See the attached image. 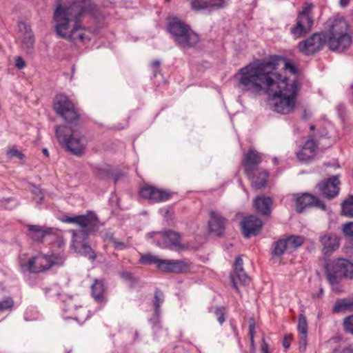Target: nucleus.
I'll return each instance as SVG.
<instances>
[{
	"instance_id": "nucleus-1",
	"label": "nucleus",
	"mask_w": 353,
	"mask_h": 353,
	"mask_svg": "<svg viewBox=\"0 0 353 353\" xmlns=\"http://www.w3.org/2000/svg\"><path fill=\"white\" fill-rule=\"evenodd\" d=\"M282 58L272 56L257 60L239 70V87L254 94H267L274 97L272 108L281 114L292 113L296 103L298 83L274 72Z\"/></svg>"
},
{
	"instance_id": "nucleus-2",
	"label": "nucleus",
	"mask_w": 353,
	"mask_h": 353,
	"mask_svg": "<svg viewBox=\"0 0 353 353\" xmlns=\"http://www.w3.org/2000/svg\"><path fill=\"white\" fill-rule=\"evenodd\" d=\"M68 223L73 224L76 228L70 229L72 234L70 248L74 252L79 253L94 261L97 256L87 241L90 234L97 231L100 222L97 215L88 212L86 214L68 216Z\"/></svg>"
},
{
	"instance_id": "nucleus-3",
	"label": "nucleus",
	"mask_w": 353,
	"mask_h": 353,
	"mask_svg": "<svg viewBox=\"0 0 353 353\" xmlns=\"http://www.w3.org/2000/svg\"><path fill=\"white\" fill-rule=\"evenodd\" d=\"M327 46L331 51L343 52L352 43L349 25L343 17L330 19L325 23Z\"/></svg>"
},
{
	"instance_id": "nucleus-4",
	"label": "nucleus",
	"mask_w": 353,
	"mask_h": 353,
	"mask_svg": "<svg viewBox=\"0 0 353 353\" xmlns=\"http://www.w3.org/2000/svg\"><path fill=\"white\" fill-rule=\"evenodd\" d=\"M71 1L70 6H68V26L72 21L74 23L68 37L75 43L85 42L90 39L85 33L87 30L79 25L77 21L81 17L92 14L96 6L92 0H71Z\"/></svg>"
},
{
	"instance_id": "nucleus-5",
	"label": "nucleus",
	"mask_w": 353,
	"mask_h": 353,
	"mask_svg": "<svg viewBox=\"0 0 353 353\" xmlns=\"http://www.w3.org/2000/svg\"><path fill=\"white\" fill-rule=\"evenodd\" d=\"M261 161V154L254 148L249 149L242 161L244 172L251 181L252 187L256 190L263 188L269 177V173L266 170L258 168Z\"/></svg>"
},
{
	"instance_id": "nucleus-6",
	"label": "nucleus",
	"mask_w": 353,
	"mask_h": 353,
	"mask_svg": "<svg viewBox=\"0 0 353 353\" xmlns=\"http://www.w3.org/2000/svg\"><path fill=\"white\" fill-rule=\"evenodd\" d=\"M325 275L332 290L339 293V283L344 279H353V263L347 259L338 258L330 260L324 264Z\"/></svg>"
},
{
	"instance_id": "nucleus-7",
	"label": "nucleus",
	"mask_w": 353,
	"mask_h": 353,
	"mask_svg": "<svg viewBox=\"0 0 353 353\" xmlns=\"http://www.w3.org/2000/svg\"><path fill=\"white\" fill-rule=\"evenodd\" d=\"M167 28L174 41L181 48H192L199 41V35L193 32L188 25L177 18L171 19Z\"/></svg>"
},
{
	"instance_id": "nucleus-8",
	"label": "nucleus",
	"mask_w": 353,
	"mask_h": 353,
	"mask_svg": "<svg viewBox=\"0 0 353 353\" xmlns=\"http://www.w3.org/2000/svg\"><path fill=\"white\" fill-rule=\"evenodd\" d=\"M313 8L312 3L305 2L302 10L298 12L294 24L290 28V33L294 39H299L312 30L314 25Z\"/></svg>"
},
{
	"instance_id": "nucleus-9",
	"label": "nucleus",
	"mask_w": 353,
	"mask_h": 353,
	"mask_svg": "<svg viewBox=\"0 0 353 353\" xmlns=\"http://www.w3.org/2000/svg\"><path fill=\"white\" fill-rule=\"evenodd\" d=\"M28 235L34 241L41 242L43 239H46L59 248L64 245L63 237L59 235L57 230L38 225H28Z\"/></svg>"
},
{
	"instance_id": "nucleus-10",
	"label": "nucleus",
	"mask_w": 353,
	"mask_h": 353,
	"mask_svg": "<svg viewBox=\"0 0 353 353\" xmlns=\"http://www.w3.org/2000/svg\"><path fill=\"white\" fill-rule=\"evenodd\" d=\"M326 43V34L321 31L315 32L307 39L300 41L297 45V49L303 55L312 56L323 50Z\"/></svg>"
},
{
	"instance_id": "nucleus-11",
	"label": "nucleus",
	"mask_w": 353,
	"mask_h": 353,
	"mask_svg": "<svg viewBox=\"0 0 353 353\" xmlns=\"http://www.w3.org/2000/svg\"><path fill=\"white\" fill-rule=\"evenodd\" d=\"M296 211L301 213L307 207H316L322 210H325L326 206L324 203L316 196L309 194L303 193L301 195L296 194L293 195Z\"/></svg>"
},
{
	"instance_id": "nucleus-12",
	"label": "nucleus",
	"mask_w": 353,
	"mask_h": 353,
	"mask_svg": "<svg viewBox=\"0 0 353 353\" xmlns=\"http://www.w3.org/2000/svg\"><path fill=\"white\" fill-rule=\"evenodd\" d=\"M140 196L150 203L164 202L172 197V193L152 185H145L140 189Z\"/></svg>"
},
{
	"instance_id": "nucleus-13",
	"label": "nucleus",
	"mask_w": 353,
	"mask_h": 353,
	"mask_svg": "<svg viewBox=\"0 0 353 353\" xmlns=\"http://www.w3.org/2000/svg\"><path fill=\"white\" fill-rule=\"evenodd\" d=\"M159 234L162 239V241L157 242V244L161 248L179 251L187 248L181 243L179 232L173 230H166Z\"/></svg>"
},
{
	"instance_id": "nucleus-14",
	"label": "nucleus",
	"mask_w": 353,
	"mask_h": 353,
	"mask_svg": "<svg viewBox=\"0 0 353 353\" xmlns=\"http://www.w3.org/2000/svg\"><path fill=\"white\" fill-rule=\"evenodd\" d=\"M71 131L70 134H68V150L75 156H81L86 148V139L79 133V129H72Z\"/></svg>"
},
{
	"instance_id": "nucleus-15",
	"label": "nucleus",
	"mask_w": 353,
	"mask_h": 353,
	"mask_svg": "<svg viewBox=\"0 0 353 353\" xmlns=\"http://www.w3.org/2000/svg\"><path fill=\"white\" fill-rule=\"evenodd\" d=\"M54 264L50 256L39 254L32 257L28 264V270L30 273H40L50 269Z\"/></svg>"
},
{
	"instance_id": "nucleus-16",
	"label": "nucleus",
	"mask_w": 353,
	"mask_h": 353,
	"mask_svg": "<svg viewBox=\"0 0 353 353\" xmlns=\"http://www.w3.org/2000/svg\"><path fill=\"white\" fill-rule=\"evenodd\" d=\"M339 177L333 176L318 183L317 188L324 197L332 199L339 195Z\"/></svg>"
},
{
	"instance_id": "nucleus-17",
	"label": "nucleus",
	"mask_w": 353,
	"mask_h": 353,
	"mask_svg": "<svg viewBox=\"0 0 353 353\" xmlns=\"http://www.w3.org/2000/svg\"><path fill=\"white\" fill-rule=\"evenodd\" d=\"M240 225L244 237L249 238L257 235L261 232L263 222L255 216H250L243 219Z\"/></svg>"
},
{
	"instance_id": "nucleus-18",
	"label": "nucleus",
	"mask_w": 353,
	"mask_h": 353,
	"mask_svg": "<svg viewBox=\"0 0 353 353\" xmlns=\"http://www.w3.org/2000/svg\"><path fill=\"white\" fill-rule=\"evenodd\" d=\"M319 241L322 245V253L330 255L339 247V239L333 233H322L319 236Z\"/></svg>"
},
{
	"instance_id": "nucleus-19",
	"label": "nucleus",
	"mask_w": 353,
	"mask_h": 353,
	"mask_svg": "<svg viewBox=\"0 0 353 353\" xmlns=\"http://www.w3.org/2000/svg\"><path fill=\"white\" fill-rule=\"evenodd\" d=\"M188 265L182 260H163L158 264V269L166 272L179 273L186 270Z\"/></svg>"
},
{
	"instance_id": "nucleus-20",
	"label": "nucleus",
	"mask_w": 353,
	"mask_h": 353,
	"mask_svg": "<svg viewBox=\"0 0 353 353\" xmlns=\"http://www.w3.org/2000/svg\"><path fill=\"white\" fill-rule=\"evenodd\" d=\"M225 0H191L190 6L194 10H218L225 6Z\"/></svg>"
},
{
	"instance_id": "nucleus-21",
	"label": "nucleus",
	"mask_w": 353,
	"mask_h": 353,
	"mask_svg": "<svg viewBox=\"0 0 353 353\" xmlns=\"http://www.w3.org/2000/svg\"><path fill=\"white\" fill-rule=\"evenodd\" d=\"M81 121V110L68 99V128H70L72 130L74 127L78 130Z\"/></svg>"
},
{
	"instance_id": "nucleus-22",
	"label": "nucleus",
	"mask_w": 353,
	"mask_h": 353,
	"mask_svg": "<svg viewBox=\"0 0 353 353\" xmlns=\"http://www.w3.org/2000/svg\"><path fill=\"white\" fill-rule=\"evenodd\" d=\"M208 225L211 232L217 236H221L225 230V219L219 214L211 211Z\"/></svg>"
},
{
	"instance_id": "nucleus-23",
	"label": "nucleus",
	"mask_w": 353,
	"mask_h": 353,
	"mask_svg": "<svg viewBox=\"0 0 353 353\" xmlns=\"http://www.w3.org/2000/svg\"><path fill=\"white\" fill-rule=\"evenodd\" d=\"M317 145L312 139L307 140L301 147V150L296 152L297 158L301 161H306L313 158L316 154Z\"/></svg>"
},
{
	"instance_id": "nucleus-24",
	"label": "nucleus",
	"mask_w": 353,
	"mask_h": 353,
	"mask_svg": "<svg viewBox=\"0 0 353 353\" xmlns=\"http://www.w3.org/2000/svg\"><path fill=\"white\" fill-rule=\"evenodd\" d=\"M91 294L94 301L99 303H105L107 301L105 296V287L101 280H94L91 285Z\"/></svg>"
},
{
	"instance_id": "nucleus-25",
	"label": "nucleus",
	"mask_w": 353,
	"mask_h": 353,
	"mask_svg": "<svg viewBox=\"0 0 353 353\" xmlns=\"http://www.w3.org/2000/svg\"><path fill=\"white\" fill-rule=\"evenodd\" d=\"M272 204V201L270 197L259 196L254 201V207L256 210L264 215H268L270 213V206Z\"/></svg>"
},
{
	"instance_id": "nucleus-26",
	"label": "nucleus",
	"mask_w": 353,
	"mask_h": 353,
	"mask_svg": "<svg viewBox=\"0 0 353 353\" xmlns=\"http://www.w3.org/2000/svg\"><path fill=\"white\" fill-rule=\"evenodd\" d=\"M53 108L57 114L66 119V96L57 94L54 99Z\"/></svg>"
},
{
	"instance_id": "nucleus-27",
	"label": "nucleus",
	"mask_w": 353,
	"mask_h": 353,
	"mask_svg": "<svg viewBox=\"0 0 353 353\" xmlns=\"http://www.w3.org/2000/svg\"><path fill=\"white\" fill-rule=\"evenodd\" d=\"M52 20L56 23L66 22V7L61 5L60 0L56 3Z\"/></svg>"
},
{
	"instance_id": "nucleus-28",
	"label": "nucleus",
	"mask_w": 353,
	"mask_h": 353,
	"mask_svg": "<svg viewBox=\"0 0 353 353\" xmlns=\"http://www.w3.org/2000/svg\"><path fill=\"white\" fill-rule=\"evenodd\" d=\"M230 279L232 283V287L238 292L239 289L237 287L236 280H239L240 283L245 285L250 282V278L245 272L244 270L241 271L234 272L230 274Z\"/></svg>"
},
{
	"instance_id": "nucleus-29",
	"label": "nucleus",
	"mask_w": 353,
	"mask_h": 353,
	"mask_svg": "<svg viewBox=\"0 0 353 353\" xmlns=\"http://www.w3.org/2000/svg\"><path fill=\"white\" fill-rule=\"evenodd\" d=\"M34 35L22 36L21 48L28 54L34 53Z\"/></svg>"
},
{
	"instance_id": "nucleus-30",
	"label": "nucleus",
	"mask_w": 353,
	"mask_h": 353,
	"mask_svg": "<svg viewBox=\"0 0 353 353\" xmlns=\"http://www.w3.org/2000/svg\"><path fill=\"white\" fill-rule=\"evenodd\" d=\"M341 214L353 218V195L349 196L341 203Z\"/></svg>"
},
{
	"instance_id": "nucleus-31",
	"label": "nucleus",
	"mask_w": 353,
	"mask_h": 353,
	"mask_svg": "<svg viewBox=\"0 0 353 353\" xmlns=\"http://www.w3.org/2000/svg\"><path fill=\"white\" fill-rule=\"evenodd\" d=\"M288 251L292 252L304 243V238L301 236H289L285 239Z\"/></svg>"
},
{
	"instance_id": "nucleus-32",
	"label": "nucleus",
	"mask_w": 353,
	"mask_h": 353,
	"mask_svg": "<svg viewBox=\"0 0 353 353\" xmlns=\"http://www.w3.org/2000/svg\"><path fill=\"white\" fill-rule=\"evenodd\" d=\"M77 310L76 313L74 314V316H70V319H73L78 321L79 323L82 324L84 323L90 316L89 311L86 307L79 306L76 308ZM69 319V317H68Z\"/></svg>"
},
{
	"instance_id": "nucleus-33",
	"label": "nucleus",
	"mask_w": 353,
	"mask_h": 353,
	"mask_svg": "<svg viewBox=\"0 0 353 353\" xmlns=\"http://www.w3.org/2000/svg\"><path fill=\"white\" fill-rule=\"evenodd\" d=\"M55 134L60 145L66 150V127L64 125H57Z\"/></svg>"
},
{
	"instance_id": "nucleus-34",
	"label": "nucleus",
	"mask_w": 353,
	"mask_h": 353,
	"mask_svg": "<svg viewBox=\"0 0 353 353\" xmlns=\"http://www.w3.org/2000/svg\"><path fill=\"white\" fill-rule=\"evenodd\" d=\"M345 310H353V301L350 302L346 299L337 301L332 311L334 313H339Z\"/></svg>"
},
{
	"instance_id": "nucleus-35",
	"label": "nucleus",
	"mask_w": 353,
	"mask_h": 353,
	"mask_svg": "<svg viewBox=\"0 0 353 353\" xmlns=\"http://www.w3.org/2000/svg\"><path fill=\"white\" fill-rule=\"evenodd\" d=\"M285 250H288V247L285 239H280L275 243L273 251V255L281 256Z\"/></svg>"
},
{
	"instance_id": "nucleus-36",
	"label": "nucleus",
	"mask_w": 353,
	"mask_h": 353,
	"mask_svg": "<svg viewBox=\"0 0 353 353\" xmlns=\"http://www.w3.org/2000/svg\"><path fill=\"white\" fill-rule=\"evenodd\" d=\"M297 329L299 335H307V323L304 314H301L299 316V321Z\"/></svg>"
},
{
	"instance_id": "nucleus-37",
	"label": "nucleus",
	"mask_w": 353,
	"mask_h": 353,
	"mask_svg": "<svg viewBox=\"0 0 353 353\" xmlns=\"http://www.w3.org/2000/svg\"><path fill=\"white\" fill-rule=\"evenodd\" d=\"M164 301V294L163 292L159 289H156L154 292V306L156 314L159 313L161 304Z\"/></svg>"
},
{
	"instance_id": "nucleus-38",
	"label": "nucleus",
	"mask_w": 353,
	"mask_h": 353,
	"mask_svg": "<svg viewBox=\"0 0 353 353\" xmlns=\"http://www.w3.org/2000/svg\"><path fill=\"white\" fill-rule=\"evenodd\" d=\"M161 261V259H158L157 256H155L151 254H146L142 255L140 259V263L141 264L155 263L157 265V268H158V264H159Z\"/></svg>"
},
{
	"instance_id": "nucleus-39",
	"label": "nucleus",
	"mask_w": 353,
	"mask_h": 353,
	"mask_svg": "<svg viewBox=\"0 0 353 353\" xmlns=\"http://www.w3.org/2000/svg\"><path fill=\"white\" fill-rule=\"evenodd\" d=\"M30 192L34 195V199L36 200V202L37 203H39L43 199L44 192L39 187H37L33 184H30Z\"/></svg>"
},
{
	"instance_id": "nucleus-40",
	"label": "nucleus",
	"mask_w": 353,
	"mask_h": 353,
	"mask_svg": "<svg viewBox=\"0 0 353 353\" xmlns=\"http://www.w3.org/2000/svg\"><path fill=\"white\" fill-rule=\"evenodd\" d=\"M54 31L58 37L66 39V22L56 23Z\"/></svg>"
},
{
	"instance_id": "nucleus-41",
	"label": "nucleus",
	"mask_w": 353,
	"mask_h": 353,
	"mask_svg": "<svg viewBox=\"0 0 353 353\" xmlns=\"http://www.w3.org/2000/svg\"><path fill=\"white\" fill-rule=\"evenodd\" d=\"M18 28L19 32L22 33V36H29L33 35L34 33L31 29L30 25L23 21H20L18 23Z\"/></svg>"
},
{
	"instance_id": "nucleus-42",
	"label": "nucleus",
	"mask_w": 353,
	"mask_h": 353,
	"mask_svg": "<svg viewBox=\"0 0 353 353\" xmlns=\"http://www.w3.org/2000/svg\"><path fill=\"white\" fill-rule=\"evenodd\" d=\"M6 155L7 157L10 159L14 157L20 160H23L26 159L25 154L14 148H10L9 150H8Z\"/></svg>"
},
{
	"instance_id": "nucleus-43",
	"label": "nucleus",
	"mask_w": 353,
	"mask_h": 353,
	"mask_svg": "<svg viewBox=\"0 0 353 353\" xmlns=\"http://www.w3.org/2000/svg\"><path fill=\"white\" fill-rule=\"evenodd\" d=\"M14 305V302L12 298L8 296L4 300L0 301V312L12 309Z\"/></svg>"
},
{
	"instance_id": "nucleus-44",
	"label": "nucleus",
	"mask_w": 353,
	"mask_h": 353,
	"mask_svg": "<svg viewBox=\"0 0 353 353\" xmlns=\"http://www.w3.org/2000/svg\"><path fill=\"white\" fill-rule=\"evenodd\" d=\"M215 316L217 318V321L220 325H222L225 321V308L224 307H216L214 311Z\"/></svg>"
},
{
	"instance_id": "nucleus-45",
	"label": "nucleus",
	"mask_w": 353,
	"mask_h": 353,
	"mask_svg": "<svg viewBox=\"0 0 353 353\" xmlns=\"http://www.w3.org/2000/svg\"><path fill=\"white\" fill-rule=\"evenodd\" d=\"M344 330L353 334V315H350L344 319L343 321Z\"/></svg>"
},
{
	"instance_id": "nucleus-46",
	"label": "nucleus",
	"mask_w": 353,
	"mask_h": 353,
	"mask_svg": "<svg viewBox=\"0 0 353 353\" xmlns=\"http://www.w3.org/2000/svg\"><path fill=\"white\" fill-rule=\"evenodd\" d=\"M342 230L345 236H353V221L345 223L343 225Z\"/></svg>"
},
{
	"instance_id": "nucleus-47",
	"label": "nucleus",
	"mask_w": 353,
	"mask_h": 353,
	"mask_svg": "<svg viewBox=\"0 0 353 353\" xmlns=\"http://www.w3.org/2000/svg\"><path fill=\"white\" fill-rule=\"evenodd\" d=\"M299 350L304 352L307 345V335H299Z\"/></svg>"
},
{
	"instance_id": "nucleus-48",
	"label": "nucleus",
	"mask_w": 353,
	"mask_h": 353,
	"mask_svg": "<svg viewBox=\"0 0 353 353\" xmlns=\"http://www.w3.org/2000/svg\"><path fill=\"white\" fill-rule=\"evenodd\" d=\"M150 67L152 70L154 76H157L159 72L160 61L158 60L154 61L150 63Z\"/></svg>"
},
{
	"instance_id": "nucleus-49",
	"label": "nucleus",
	"mask_w": 353,
	"mask_h": 353,
	"mask_svg": "<svg viewBox=\"0 0 353 353\" xmlns=\"http://www.w3.org/2000/svg\"><path fill=\"white\" fill-rule=\"evenodd\" d=\"M234 272L241 271V270H243V260H242V259L240 256H238L236 259V261H235V263H234Z\"/></svg>"
},
{
	"instance_id": "nucleus-50",
	"label": "nucleus",
	"mask_w": 353,
	"mask_h": 353,
	"mask_svg": "<svg viewBox=\"0 0 353 353\" xmlns=\"http://www.w3.org/2000/svg\"><path fill=\"white\" fill-rule=\"evenodd\" d=\"M15 65L19 69H23L26 66V62L21 57H17L15 59Z\"/></svg>"
},
{
	"instance_id": "nucleus-51",
	"label": "nucleus",
	"mask_w": 353,
	"mask_h": 353,
	"mask_svg": "<svg viewBox=\"0 0 353 353\" xmlns=\"http://www.w3.org/2000/svg\"><path fill=\"white\" fill-rule=\"evenodd\" d=\"M112 243L117 249L123 250L126 248V245L124 243L118 241L116 239H112Z\"/></svg>"
},
{
	"instance_id": "nucleus-52",
	"label": "nucleus",
	"mask_w": 353,
	"mask_h": 353,
	"mask_svg": "<svg viewBox=\"0 0 353 353\" xmlns=\"http://www.w3.org/2000/svg\"><path fill=\"white\" fill-rule=\"evenodd\" d=\"M261 351L263 353H270L268 344L265 342L264 339L262 340Z\"/></svg>"
},
{
	"instance_id": "nucleus-53",
	"label": "nucleus",
	"mask_w": 353,
	"mask_h": 353,
	"mask_svg": "<svg viewBox=\"0 0 353 353\" xmlns=\"http://www.w3.org/2000/svg\"><path fill=\"white\" fill-rule=\"evenodd\" d=\"M292 339V336H285L284 337L283 341V345L285 348H288L290 347V341Z\"/></svg>"
},
{
	"instance_id": "nucleus-54",
	"label": "nucleus",
	"mask_w": 353,
	"mask_h": 353,
	"mask_svg": "<svg viewBox=\"0 0 353 353\" xmlns=\"http://www.w3.org/2000/svg\"><path fill=\"white\" fill-rule=\"evenodd\" d=\"M255 332V325L254 323H250L249 325V335L250 338H254Z\"/></svg>"
},
{
	"instance_id": "nucleus-55",
	"label": "nucleus",
	"mask_w": 353,
	"mask_h": 353,
	"mask_svg": "<svg viewBox=\"0 0 353 353\" xmlns=\"http://www.w3.org/2000/svg\"><path fill=\"white\" fill-rule=\"evenodd\" d=\"M121 276L125 280H132L133 279L132 274L129 272H123L121 274Z\"/></svg>"
},
{
	"instance_id": "nucleus-56",
	"label": "nucleus",
	"mask_w": 353,
	"mask_h": 353,
	"mask_svg": "<svg viewBox=\"0 0 353 353\" xmlns=\"http://www.w3.org/2000/svg\"><path fill=\"white\" fill-rule=\"evenodd\" d=\"M350 0H340L339 4L341 7L345 8L348 6Z\"/></svg>"
},
{
	"instance_id": "nucleus-57",
	"label": "nucleus",
	"mask_w": 353,
	"mask_h": 353,
	"mask_svg": "<svg viewBox=\"0 0 353 353\" xmlns=\"http://www.w3.org/2000/svg\"><path fill=\"white\" fill-rule=\"evenodd\" d=\"M285 68H288L292 73L295 72L296 70L293 65L286 63L285 65Z\"/></svg>"
},
{
	"instance_id": "nucleus-58",
	"label": "nucleus",
	"mask_w": 353,
	"mask_h": 353,
	"mask_svg": "<svg viewBox=\"0 0 353 353\" xmlns=\"http://www.w3.org/2000/svg\"><path fill=\"white\" fill-rule=\"evenodd\" d=\"M341 353H353V350L350 347L344 348Z\"/></svg>"
},
{
	"instance_id": "nucleus-59",
	"label": "nucleus",
	"mask_w": 353,
	"mask_h": 353,
	"mask_svg": "<svg viewBox=\"0 0 353 353\" xmlns=\"http://www.w3.org/2000/svg\"><path fill=\"white\" fill-rule=\"evenodd\" d=\"M254 176L257 178L259 181H261L262 176H261L257 172H254Z\"/></svg>"
},
{
	"instance_id": "nucleus-60",
	"label": "nucleus",
	"mask_w": 353,
	"mask_h": 353,
	"mask_svg": "<svg viewBox=\"0 0 353 353\" xmlns=\"http://www.w3.org/2000/svg\"><path fill=\"white\" fill-rule=\"evenodd\" d=\"M42 152L43 153V154H45L46 157H49V152L47 148H43L42 150Z\"/></svg>"
},
{
	"instance_id": "nucleus-61",
	"label": "nucleus",
	"mask_w": 353,
	"mask_h": 353,
	"mask_svg": "<svg viewBox=\"0 0 353 353\" xmlns=\"http://www.w3.org/2000/svg\"><path fill=\"white\" fill-rule=\"evenodd\" d=\"M250 342H251V345H254V338H250Z\"/></svg>"
},
{
	"instance_id": "nucleus-62",
	"label": "nucleus",
	"mask_w": 353,
	"mask_h": 353,
	"mask_svg": "<svg viewBox=\"0 0 353 353\" xmlns=\"http://www.w3.org/2000/svg\"><path fill=\"white\" fill-rule=\"evenodd\" d=\"M314 129V125H311L310 126V130H313Z\"/></svg>"
},
{
	"instance_id": "nucleus-63",
	"label": "nucleus",
	"mask_w": 353,
	"mask_h": 353,
	"mask_svg": "<svg viewBox=\"0 0 353 353\" xmlns=\"http://www.w3.org/2000/svg\"><path fill=\"white\" fill-rule=\"evenodd\" d=\"M166 1H170V0H165Z\"/></svg>"
}]
</instances>
